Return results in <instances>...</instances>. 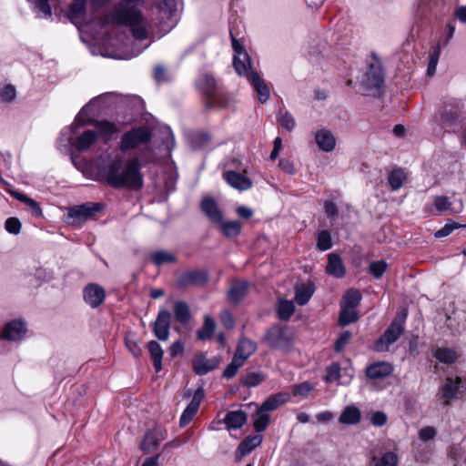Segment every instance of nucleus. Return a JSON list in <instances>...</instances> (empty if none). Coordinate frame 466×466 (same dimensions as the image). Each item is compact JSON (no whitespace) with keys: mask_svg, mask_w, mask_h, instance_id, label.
Returning <instances> with one entry per match:
<instances>
[{"mask_svg":"<svg viewBox=\"0 0 466 466\" xmlns=\"http://www.w3.org/2000/svg\"><path fill=\"white\" fill-rule=\"evenodd\" d=\"M174 313L176 320H189L190 309L187 302L176 301L174 303Z\"/></svg>","mask_w":466,"mask_h":466,"instance_id":"79ce46f5","label":"nucleus"},{"mask_svg":"<svg viewBox=\"0 0 466 466\" xmlns=\"http://www.w3.org/2000/svg\"><path fill=\"white\" fill-rule=\"evenodd\" d=\"M97 140V133L95 130H86L77 139L76 147L84 151L88 149Z\"/></svg>","mask_w":466,"mask_h":466,"instance_id":"f704fd0d","label":"nucleus"},{"mask_svg":"<svg viewBox=\"0 0 466 466\" xmlns=\"http://www.w3.org/2000/svg\"><path fill=\"white\" fill-rule=\"evenodd\" d=\"M125 343L128 350L133 354L134 357L138 358L142 353V350L138 345V341L136 338V334L128 332L125 336Z\"/></svg>","mask_w":466,"mask_h":466,"instance_id":"37998d69","label":"nucleus"},{"mask_svg":"<svg viewBox=\"0 0 466 466\" xmlns=\"http://www.w3.org/2000/svg\"><path fill=\"white\" fill-rule=\"evenodd\" d=\"M289 400V396L285 393L279 392L269 396L259 407V412H268L276 410L279 406L284 404Z\"/></svg>","mask_w":466,"mask_h":466,"instance_id":"c756f323","label":"nucleus"},{"mask_svg":"<svg viewBox=\"0 0 466 466\" xmlns=\"http://www.w3.org/2000/svg\"><path fill=\"white\" fill-rule=\"evenodd\" d=\"M200 209L212 223L218 224L222 222L223 214L213 198H204L200 203Z\"/></svg>","mask_w":466,"mask_h":466,"instance_id":"f3484780","label":"nucleus"},{"mask_svg":"<svg viewBox=\"0 0 466 466\" xmlns=\"http://www.w3.org/2000/svg\"><path fill=\"white\" fill-rule=\"evenodd\" d=\"M361 300V294L356 289H348L342 297L341 309L338 320H357V308Z\"/></svg>","mask_w":466,"mask_h":466,"instance_id":"6e6552de","label":"nucleus"},{"mask_svg":"<svg viewBox=\"0 0 466 466\" xmlns=\"http://www.w3.org/2000/svg\"><path fill=\"white\" fill-rule=\"evenodd\" d=\"M461 227L460 224L456 222L448 223L446 224L442 228L438 230L435 233V237L437 238H442L450 235L454 229L459 228Z\"/></svg>","mask_w":466,"mask_h":466,"instance_id":"338daca9","label":"nucleus"},{"mask_svg":"<svg viewBox=\"0 0 466 466\" xmlns=\"http://www.w3.org/2000/svg\"><path fill=\"white\" fill-rule=\"evenodd\" d=\"M152 261L157 266L163 264L175 263L177 261L176 257L167 251L158 250L151 255Z\"/></svg>","mask_w":466,"mask_h":466,"instance_id":"ea45409f","label":"nucleus"},{"mask_svg":"<svg viewBox=\"0 0 466 466\" xmlns=\"http://www.w3.org/2000/svg\"><path fill=\"white\" fill-rule=\"evenodd\" d=\"M315 141L324 152H330L335 148L336 139L333 134L327 129H320L315 134Z\"/></svg>","mask_w":466,"mask_h":466,"instance_id":"a878e982","label":"nucleus"},{"mask_svg":"<svg viewBox=\"0 0 466 466\" xmlns=\"http://www.w3.org/2000/svg\"><path fill=\"white\" fill-rule=\"evenodd\" d=\"M86 0H73L69 5V17L74 22L75 19L83 17L86 12Z\"/></svg>","mask_w":466,"mask_h":466,"instance_id":"a19ab883","label":"nucleus"},{"mask_svg":"<svg viewBox=\"0 0 466 466\" xmlns=\"http://www.w3.org/2000/svg\"><path fill=\"white\" fill-rule=\"evenodd\" d=\"M196 86L198 90L205 96V99L220 88L214 76L208 73L201 74L197 79Z\"/></svg>","mask_w":466,"mask_h":466,"instance_id":"a211bd4d","label":"nucleus"},{"mask_svg":"<svg viewBox=\"0 0 466 466\" xmlns=\"http://www.w3.org/2000/svg\"><path fill=\"white\" fill-rule=\"evenodd\" d=\"M332 247V239L328 230H322L318 235L317 248L321 251H326Z\"/></svg>","mask_w":466,"mask_h":466,"instance_id":"de8ad7c7","label":"nucleus"},{"mask_svg":"<svg viewBox=\"0 0 466 466\" xmlns=\"http://www.w3.org/2000/svg\"><path fill=\"white\" fill-rule=\"evenodd\" d=\"M255 417H256V419H255V420L253 422V426H254L256 431L260 433V432L264 431L267 429V427H268V425L269 423V420H270V417L265 411L260 413L259 412V408L256 411Z\"/></svg>","mask_w":466,"mask_h":466,"instance_id":"c03bdc74","label":"nucleus"},{"mask_svg":"<svg viewBox=\"0 0 466 466\" xmlns=\"http://www.w3.org/2000/svg\"><path fill=\"white\" fill-rule=\"evenodd\" d=\"M143 0H120L108 15L107 19L115 25L130 28L132 35L137 40H145L148 36L147 27L138 5Z\"/></svg>","mask_w":466,"mask_h":466,"instance_id":"7ed1b4c3","label":"nucleus"},{"mask_svg":"<svg viewBox=\"0 0 466 466\" xmlns=\"http://www.w3.org/2000/svg\"><path fill=\"white\" fill-rule=\"evenodd\" d=\"M294 310L295 306L292 301L281 300L278 305V316L282 320L289 319Z\"/></svg>","mask_w":466,"mask_h":466,"instance_id":"a18cd8bd","label":"nucleus"},{"mask_svg":"<svg viewBox=\"0 0 466 466\" xmlns=\"http://www.w3.org/2000/svg\"><path fill=\"white\" fill-rule=\"evenodd\" d=\"M326 272L336 279H340L345 276L346 268L339 255L335 253H329L328 255Z\"/></svg>","mask_w":466,"mask_h":466,"instance_id":"b1692460","label":"nucleus"},{"mask_svg":"<svg viewBox=\"0 0 466 466\" xmlns=\"http://www.w3.org/2000/svg\"><path fill=\"white\" fill-rule=\"evenodd\" d=\"M170 322H153L152 330L160 340H167L169 337Z\"/></svg>","mask_w":466,"mask_h":466,"instance_id":"49530a36","label":"nucleus"},{"mask_svg":"<svg viewBox=\"0 0 466 466\" xmlns=\"http://www.w3.org/2000/svg\"><path fill=\"white\" fill-rule=\"evenodd\" d=\"M351 339V333L349 330L342 331L339 336L337 338L334 343V350L336 352H341L346 345L350 342Z\"/></svg>","mask_w":466,"mask_h":466,"instance_id":"5fc2aeb1","label":"nucleus"},{"mask_svg":"<svg viewBox=\"0 0 466 466\" xmlns=\"http://www.w3.org/2000/svg\"><path fill=\"white\" fill-rule=\"evenodd\" d=\"M223 177L228 185L239 191L249 189L252 187L251 179L241 173L229 170L224 172Z\"/></svg>","mask_w":466,"mask_h":466,"instance_id":"aec40b11","label":"nucleus"},{"mask_svg":"<svg viewBox=\"0 0 466 466\" xmlns=\"http://www.w3.org/2000/svg\"><path fill=\"white\" fill-rule=\"evenodd\" d=\"M219 362V358L214 357L212 359H207L204 353L199 352L196 354L192 360V368L196 374L203 376L216 370Z\"/></svg>","mask_w":466,"mask_h":466,"instance_id":"f8f14e48","label":"nucleus"},{"mask_svg":"<svg viewBox=\"0 0 466 466\" xmlns=\"http://www.w3.org/2000/svg\"><path fill=\"white\" fill-rule=\"evenodd\" d=\"M407 179V175L400 167L393 168L388 175V181L392 191L400 189Z\"/></svg>","mask_w":466,"mask_h":466,"instance_id":"72a5a7b5","label":"nucleus"},{"mask_svg":"<svg viewBox=\"0 0 466 466\" xmlns=\"http://www.w3.org/2000/svg\"><path fill=\"white\" fill-rule=\"evenodd\" d=\"M26 322H6L0 331V340L18 341L28 331Z\"/></svg>","mask_w":466,"mask_h":466,"instance_id":"9b49d317","label":"nucleus"},{"mask_svg":"<svg viewBox=\"0 0 466 466\" xmlns=\"http://www.w3.org/2000/svg\"><path fill=\"white\" fill-rule=\"evenodd\" d=\"M266 380V376L258 371H247L240 379V383L247 387H257Z\"/></svg>","mask_w":466,"mask_h":466,"instance_id":"e433bc0d","label":"nucleus"},{"mask_svg":"<svg viewBox=\"0 0 466 466\" xmlns=\"http://www.w3.org/2000/svg\"><path fill=\"white\" fill-rule=\"evenodd\" d=\"M233 66L236 72L239 76H246L247 79L249 72H257L256 70L252 69L249 58L245 60L242 56H234Z\"/></svg>","mask_w":466,"mask_h":466,"instance_id":"4c0bfd02","label":"nucleus"},{"mask_svg":"<svg viewBox=\"0 0 466 466\" xmlns=\"http://www.w3.org/2000/svg\"><path fill=\"white\" fill-rule=\"evenodd\" d=\"M248 81L254 87L260 103H265L269 98V88L258 72H249Z\"/></svg>","mask_w":466,"mask_h":466,"instance_id":"4be33fe9","label":"nucleus"},{"mask_svg":"<svg viewBox=\"0 0 466 466\" xmlns=\"http://www.w3.org/2000/svg\"><path fill=\"white\" fill-rule=\"evenodd\" d=\"M100 175L102 180L115 189L137 191L144 186L138 157L125 161L124 157L116 156L101 169Z\"/></svg>","mask_w":466,"mask_h":466,"instance_id":"f257e3e1","label":"nucleus"},{"mask_svg":"<svg viewBox=\"0 0 466 466\" xmlns=\"http://www.w3.org/2000/svg\"><path fill=\"white\" fill-rule=\"evenodd\" d=\"M208 280V274L205 270H192L185 272L179 279L180 285H203Z\"/></svg>","mask_w":466,"mask_h":466,"instance_id":"bb28decb","label":"nucleus"},{"mask_svg":"<svg viewBox=\"0 0 466 466\" xmlns=\"http://www.w3.org/2000/svg\"><path fill=\"white\" fill-rule=\"evenodd\" d=\"M434 206L439 211H446L451 208V202L445 196L436 197Z\"/></svg>","mask_w":466,"mask_h":466,"instance_id":"e2e57ef3","label":"nucleus"},{"mask_svg":"<svg viewBox=\"0 0 466 466\" xmlns=\"http://www.w3.org/2000/svg\"><path fill=\"white\" fill-rule=\"evenodd\" d=\"M205 398V390L202 386L198 387L192 397L191 401L184 410L179 419V427H186L196 416L199 410V406Z\"/></svg>","mask_w":466,"mask_h":466,"instance_id":"9d476101","label":"nucleus"},{"mask_svg":"<svg viewBox=\"0 0 466 466\" xmlns=\"http://www.w3.org/2000/svg\"><path fill=\"white\" fill-rule=\"evenodd\" d=\"M257 344L253 340L242 337L237 345L234 357L239 360V362L245 363L246 360L256 352Z\"/></svg>","mask_w":466,"mask_h":466,"instance_id":"412c9836","label":"nucleus"},{"mask_svg":"<svg viewBox=\"0 0 466 466\" xmlns=\"http://www.w3.org/2000/svg\"><path fill=\"white\" fill-rule=\"evenodd\" d=\"M230 35H231V39H232V48L235 52V56H242L245 60H248V55L244 50L242 44L236 37H234L232 33Z\"/></svg>","mask_w":466,"mask_h":466,"instance_id":"69168bd1","label":"nucleus"},{"mask_svg":"<svg viewBox=\"0 0 466 466\" xmlns=\"http://www.w3.org/2000/svg\"><path fill=\"white\" fill-rule=\"evenodd\" d=\"M279 121L280 125L288 131L293 130L296 125L293 116L289 112H285L283 115H281L279 118Z\"/></svg>","mask_w":466,"mask_h":466,"instance_id":"bf43d9fd","label":"nucleus"},{"mask_svg":"<svg viewBox=\"0 0 466 466\" xmlns=\"http://www.w3.org/2000/svg\"><path fill=\"white\" fill-rule=\"evenodd\" d=\"M244 365L243 362H239V360L233 356L231 362L223 370V377L226 379H232L238 373L239 368Z\"/></svg>","mask_w":466,"mask_h":466,"instance_id":"3c124183","label":"nucleus"},{"mask_svg":"<svg viewBox=\"0 0 466 466\" xmlns=\"http://www.w3.org/2000/svg\"><path fill=\"white\" fill-rule=\"evenodd\" d=\"M373 61L370 62L366 73L365 86L369 89H380L384 84V72L380 59L372 54Z\"/></svg>","mask_w":466,"mask_h":466,"instance_id":"1a4fd4ad","label":"nucleus"},{"mask_svg":"<svg viewBox=\"0 0 466 466\" xmlns=\"http://www.w3.org/2000/svg\"><path fill=\"white\" fill-rule=\"evenodd\" d=\"M340 366L338 362H332L326 369V375L324 377V380L327 383H331L338 380L340 377Z\"/></svg>","mask_w":466,"mask_h":466,"instance_id":"09e8293b","label":"nucleus"},{"mask_svg":"<svg viewBox=\"0 0 466 466\" xmlns=\"http://www.w3.org/2000/svg\"><path fill=\"white\" fill-rule=\"evenodd\" d=\"M5 228L9 233L16 235L20 232L21 222L18 218L11 217L5 220Z\"/></svg>","mask_w":466,"mask_h":466,"instance_id":"13d9d810","label":"nucleus"},{"mask_svg":"<svg viewBox=\"0 0 466 466\" xmlns=\"http://www.w3.org/2000/svg\"><path fill=\"white\" fill-rule=\"evenodd\" d=\"M436 434H437V431L434 427L426 426L419 431V438L422 441H429L434 439Z\"/></svg>","mask_w":466,"mask_h":466,"instance_id":"052dcab7","label":"nucleus"},{"mask_svg":"<svg viewBox=\"0 0 466 466\" xmlns=\"http://www.w3.org/2000/svg\"><path fill=\"white\" fill-rule=\"evenodd\" d=\"M394 370L392 364L387 361H376L365 370L366 377L369 380H383L390 376Z\"/></svg>","mask_w":466,"mask_h":466,"instance_id":"4468645a","label":"nucleus"},{"mask_svg":"<svg viewBox=\"0 0 466 466\" xmlns=\"http://www.w3.org/2000/svg\"><path fill=\"white\" fill-rule=\"evenodd\" d=\"M434 357L441 362L451 365L453 364L458 355L455 350L450 348H437L433 353Z\"/></svg>","mask_w":466,"mask_h":466,"instance_id":"c9c22d12","label":"nucleus"},{"mask_svg":"<svg viewBox=\"0 0 466 466\" xmlns=\"http://www.w3.org/2000/svg\"><path fill=\"white\" fill-rule=\"evenodd\" d=\"M152 137L150 130L146 127H134L125 132L121 137L119 150L123 153L136 149L147 144Z\"/></svg>","mask_w":466,"mask_h":466,"instance_id":"39448f33","label":"nucleus"},{"mask_svg":"<svg viewBox=\"0 0 466 466\" xmlns=\"http://www.w3.org/2000/svg\"><path fill=\"white\" fill-rule=\"evenodd\" d=\"M361 412L356 406H347L341 412L339 421L342 424L354 425L360 421Z\"/></svg>","mask_w":466,"mask_h":466,"instance_id":"473e14b6","label":"nucleus"},{"mask_svg":"<svg viewBox=\"0 0 466 466\" xmlns=\"http://www.w3.org/2000/svg\"><path fill=\"white\" fill-rule=\"evenodd\" d=\"M104 208L101 203L87 202L68 208L66 222L68 225H81Z\"/></svg>","mask_w":466,"mask_h":466,"instance_id":"423d86ee","label":"nucleus"},{"mask_svg":"<svg viewBox=\"0 0 466 466\" xmlns=\"http://www.w3.org/2000/svg\"><path fill=\"white\" fill-rule=\"evenodd\" d=\"M315 289V284L310 280L297 283L295 286V301L301 306L307 304L313 296Z\"/></svg>","mask_w":466,"mask_h":466,"instance_id":"5701e85b","label":"nucleus"},{"mask_svg":"<svg viewBox=\"0 0 466 466\" xmlns=\"http://www.w3.org/2000/svg\"><path fill=\"white\" fill-rule=\"evenodd\" d=\"M147 350L153 361V366L157 373L162 370V359L164 350L160 344L156 340H151L147 343Z\"/></svg>","mask_w":466,"mask_h":466,"instance_id":"2f4dec72","label":"nucleus"},{"mask_svg":"<svg viewBox=\"0 0 466 466\" xmlns=\"http://www.w3.org/2000/svg\"><path fill=\"white\" fill-rule=\"evenodd\" d=\"M219 224L221 232L228 238H235L240 234L241 223L239 221H227Z\"/></svg>","mask_w":466,"mask_h":466,"instance_id":"58836bf2","label":"nucleus"},{"mask_svg":"<svg viewBox=\"0 0 466 466\" xmlns=\"http://www.w3.org/2000/svg\"><path fill=\"white\" fill-rule=\"evenodd\" d=\"M294 336L293 328L284 322H277L266 331L263 342L274 350H289L294 343Z\"/></svg>","mask_w":466,"mask_h":466,"instance_id":"20e7f679","label":"nucleus"},{"mask_svg":"<svg viewBox=\"0 0 466 466\" xmlns=\"http://www.w3.org/2000/svg\"><path fill=\"white\" fill-rule=\"evenodd\" d=\"M216 322H204V325L197 332V338L199 340H206L212 337L216 329Z\"/></svg>","mask_w":466,"mask_h":466,"instance_id":"603ef678","label":"nucleus"},{"mask_svg":"<svg viewBox=\"0 0 466 466\" xmlns=\"http://www.w3.org/2000/svg\"><path fill=\"white\" fill-rule=\"evenodd\" d=\"M96 126L99 128L100 133L106 136H112L118 131L116 126L108 121H96Z\"/></svg>","mask_w":466,"mask_h":466,"instance_id":"4d7b16f0","label":"nucleus"},{"mask_svg":"<svg viewBox=\"0 0 466 466\" xmlns=\"http://www.w3.org/2000/svg\"><path fill=\"white\" fill-rule=\"evenodd\" d=\"M248 283L247 281H235L232 283L228 292V298L231 303L238 304L240 302L248 293Z\"/></svg>","mask_w":466,"mask_h":466,"instance_id":"cd10ccee","label":"nucleus"},{"mask_svg":"<svg viewBox=\"0 0 466 466\" xmlns=\"http://www.w3.org/2000/svg\"><path fill=\"white\" fill-rule=\"evenodd\" d=\"M83 296L85 301L95 309L99 307L105 300L106 290L102 286L96 283H90L84 289Z\"/></svg>","mask_w":466,"mask_h":466,"instance_id":"ddd939ff","label":"nucleus"},{"mask_svg":"<svg viewBox=\"0 0 466 466\" xmlns=\"http://www.w3.org/2000/svg\"><path fill=\"white\" fill-rule=\"evenodd\" d=\"M461 384V379L455 380L448 378L441 387L442 398L445 400V405L450 403V400L456 397Z\"/></svg>","mask_w":466,"mask_h":466,"instance_id":"7c9ffc66","label":"nucleus"},{"mask_svg":"<svg viewBox=\"0 0 466 466\" xmlns=\"http://www.w3.org/2000/svg\"><path fill=\"white\" fill-rule=\"evenodd\" d=\"M388 417L385 412L378 410L370 418V422L376 427L384 426L387 423Z\"/></svg>","mask_w":466,"mask_h":466,"instance_id":"680f3d73","label":"nucleus"},{"mask_svg":"<svg viewBox=\"0 0 466 466\" xmlns=\"http://www.w3.org/2000/svg\"><path fill=\"white\" fill-rule=\"evenodd\" d=\"M247 413L241 410H238L228 411L223 419V422L228 430H238L247 422Z\"/></svg>","mask_w":466,"mask_h":466,"instance_id":"393cba45","label":"nucleus"},{"mask_svg":"<svg viewBox=\"0 0 466 466\" xmlns=\"http://www.w3.org/2000/svg\"><path fill=\"white\" fill-rule=\"evenodd\" d=\"M279 167L283 170L285 173L292 175L295 173V167L292 160L288 158H282L279 162Z\"/></svg>","mask_w":466,"mask_h":466,"instance_id":"774afa93","label":"nucleus"},{"mask_svg":"<svg viewBox=\"0 0 466 466\" xmlns=\"http://www.w3.org/2000/svg\"><path fill=\"white\" fill-rule=\"evenodd\" d=\"M163 439L164 435L162 430L158 427H155L146 432L143 440L139 443V447L143 452L148 453L155 450Z\"/></svg>","mask_w":466,"mask_h":466,"instance_id":"dca6fc26","label":"nucleus"},{"mask_svg":"<svg viewBox=\"0 0 466 466\" xmlns=\"http://www.w3.org/2000/svg\"><path fill=\"white\" fill-rule=\"evenodd\" d=\"M100 175L102 180L115 189L137 191L144 186L138 157L125 161L124 157L116 156L101 169Z\"/></svg>","mask_w":466,"mask_h":466,"instance_id":"f03ea898","label":"nucleus"},{"mask_svg":"<svg viewBox=\"0 0 466 466\" xmlns=\"http://www.w3.org/2000/svg\"><path fill=\"white\" fill-rule=\"evenodd\" d=\"M388 264L384 260L373 261L369 267V272L376 279H380L387 270Z\"/></svg>","mask_w":466,"mask_h":466,"instance_id":"8fccbe9b","label":"nucleus"},{"mask_svg":"<svg viewBox=\"0 0 466 466\" xmlns=\"http://www.w3.org/2000/svg\"><path fill=\"white\" fill-rule=\"evenodd\" d=\"M179 0H158L157 8L169 15H172L177 8V3Z\"/></svg>","mask_w":466,"mask_h":466,"instance_id":"864d4df0","label":"nucleus"},{"mask_svg":"<svg viewBox=\"0 0 466 466\" xmlns=\"http://www.w3.org/2000/svg\"><path fill=\"white\" fill-rule=\"evenodd\" d=\"M263 437L260 434L247 436L238 445L236 453V461H240L243 457L249 454L255 448L259 446L262 442Z\"/></svg>","mask_w":466,"mask_h":466,"instance_id":"2eb2a0df","label":"nucleus"},{"mask_svg":"<svg viewBox=\"0 0 466 466\" xmlns=\"http://www.w3.org/2000/svg\"><path fill=\"white\" fill-rule=\"evenodd\" d=\"M398 463L397 455L394 452L388 451L377 461L375 466H396Z\"/></svg>","mask_w":466,"mask_h":466,"instance_id":"6e6d98bb","label":"nucleus"},{"mask_svg":"<svg viewBox=\"0 0 466 466\" xmlns=\"http://www.w3.org/2000/svg\"><path fill=\"white\" fill-rule=\"evenodd\" d=\"M205 100L206 101L204 106L207 110L213 107L223 109L226 108L229 104V100L221 87Z\"/></svg>","mask_w":466,"mask_h":466,"instance_id":"c85d7f7f","label":"nucleus"},{"mask_svg":"<svg viewBox=\"0 0 466 466\" xmlns=\"http://www.w3.org/2000/svg\"><path fill=\"white\" fill-rule=\"evenodd\" d=\"M16 91L13 85H6L1 92V97L4 101L11 102L15 98Z\"/></svg>","mask_w":466,"mask_h":466,"instance_id":"0e129e2a","label":"nucleus"},{"mask_svg":"<svg viewBox=\"0 0 466 466\" xmlns=\"http://www.w3.org/2000/svg\"><path fill=\"white\" fill-rule=\"evenodd\" d=\"M403 322H391L385 331L375 340L370 349L375 352L389 351L390 347L394 344L403 334Z\"/></svg>","mask_w":466,"mask_h":466,"instance_id":"0eeeda50","label":"nucleus"},{"mask_svg":"<svg viewBox=\"0 0 466 466\" xmlns=\"http://www.w3.org/2000/svg\"><path fill=\"white\" fill-rule=\"evenodd\" d=\"M451 108H445L441 115V123L443 127H451L456 123L461 116L463 105L461 100L453 99Z\"/></svg>","mask_w":466,"mask_h":466,"instance_id":"6ab92c4d","label":"nucleus"}]
</instances>
